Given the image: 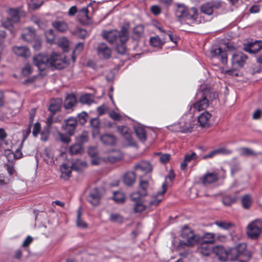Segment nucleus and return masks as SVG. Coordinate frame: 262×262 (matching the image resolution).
<instances>
[{
  "instance_id": "nucleus-18",
  "label": "nucleus",
  "mask_w": 262,
  "mask_h": 262,
  "mask_svg": "<svg viewBox=\"0 0 262 262\" xmlns=\"http://www.w3.org/2000/svg\"><path fill=\"white\" fill-rule=\"evenodd\" d=\"M101 194L97 188L92 190L87 197L88 201L94 206L99 204Z\"/></svg>"
},
{
  "instance_id": "nucleus-50",
  "label": "nucleus",
  "mask_w": 262,
  "mask_h": 262,
  "mask_svg": "<svg viewBox=\"0 0 262 262\" xmlns=\"http://www.w3.org/2000/svg\"><path fill=\"white\" fill-rule=\"evenodd\" d=\"M45 34L47 41L51 45L53 44L55 40V35L53 31L52 30H49L45 32Z\"/></svg>"
},
{
  "instance_id": "nucleus-51",
  "label": "nucleus",
  "mask_w": 262,
  "mask_h": 262,
  "mask_svg": "<svg viewBox=\"0 0 262 262\" xmlns=\"http://www.w3.org/2000/svg\"><path fill=\"white\" fill-rule=\"evenodd\" d=\"M236 200V198L235 197L226 195L223 198V203L226 206H230L235 203Z\"/></svg>"
},
{
  "instance_id": "nucleus-4",
  "label": "nucleus",
  "mask_w": 262,
  "mask_h": 262,
  "mask_svg": "<svg viewBox=\"0 0 262 262\" xmlns=\"http://www.w3.org/2000/svg\"><path fill=\"white\" fill-rule=\"evenodd\" d=\"M181 236L183 239L181 244L184 242V245L189 247L198 243L199 240V235L194 234L193 231L186 225L182 228Z\"/></svg>"
},
{
  "instance_id": "nucleus-41",
  "label": "nucleus",
  "mask_w": 262,
  "mask_h": 262,
  "mask_svg": "<svg viewBox=\"0 0 262 262\" xmlns=\"http://www.w3.org/2000/svg\"><path fill=\"white\" fill-rule=\"evenodd\" d=\"M89 10L87 7L81 9L78 11V16L82 21H87L90 19Z\"/></svg>"
},
{
  "instance_id": "nucleus-7",
  "label": "nucleus",
  "mask_w": 262,
  "mask_h": 262,
  "mask_svg": "<svg viewBox=\"0 0 262 262\" xmlns=\"http://www.w3.org/2000/svg\"><path fill=\"white\" fill-rule=\"evenodd\" d=\"M33 63L40 71H44L50 68V56L46 55L39 54L34 56Z\"/></svg>"
},
{
  "instance_id": "nucleus-15",
  "label": "nucleus",
  "mask_w": 262,
  "mask_h": 262,
  "mask_svg": "<svg viewBox=\"0 0 262 262\" xmlns=\"http://www.w3.org/2000/svg\"><path fill=\"white\" fill-rule=\"evenodd\" d=\"M9 14L11 18H7V20L4 23V26L5 28L10 29L12 27L13 24L17 23L19 20V10L16 9H10Z\"/></svg>"
},
{
  "instance_id": "nucleus-29",
  "label": "nucleus",
  "mask_w": 262,
  "mask_h": 262,
  "mask_svg": "<svg viewBox=\"0 0 262 262\" xmlns=\"http://www.w3.org/2000/svg\"><path fill=\"white\" fill-rule=\"evenodd\" d=\"M77 103L76 96L73 94L68 95L64 102V107L66 109H70L75 105Z\"/></svg>"
},
{
  "instance_id": "nucleus-11",
  "label": "nucleus",
  "mask_w": 262,
  "mask_h": 262,
  "mask_svg": "<svg viewBox=\"0 0 262 262\" xmlns=\"http://www.w3.org/2000/svg\"><path fill=\"white\" fill-rule=\"evenodd\" d=\"M212 57L219 59L223 64H226L228 62V55L226 50H223L220 47H213L210 50Z\"/></svg>"
},
{
  "instance_id": "nucleus-23",
  "label": "nucleus",
  "mask_w": 262,
  "mask_h": 262,
  "mask_svg": "<svg viewBox=\"0 0 262 262\" xmlns=\"http://www.w3.org/2000/svg\"><path fill=\"white\" fill-rule=\"evenodd\" d=\"M35 32L34 29L28 27L25 28L21 34L23 39L26 41H31L35 38Z\"/></svg>"
},
{
  "instance_id": "nucleus-1",
  "label": "nucleus",
  "mask_w": 262,
  "mask_h": 262,
  "mask_svg": "<svg viewBox=\"0 0 262 262\" xmlns=\"http://www.w3.org/2000/svg\"><path fill=\"white\" fill-rule=\"evenodd\" d=\"M103 37L111 43H116L118 41H127L128 40V31L123 28L120 31L112 30L103 31Z\"/></svg>"
},
{
  "instance_id": "nucleus-19",
  "label": "nucleus",
  "mask_w": 262,
  "mask_h": 262,
  "mask_svg": "<svg viewBox=\"0 0 262 262\" xmlns=\"http://www.w3.org/2000/svg\"><path fill=\"white\" fill-rule=\"evenodd\" d=\"M13 52L18 56L27 58L30 56L31 53L27 46H14L12 48Z\"/></svg>"
},
{
  "instance_id": "nucleus-57",
  "label": "nucleus",
  "mask_w": 262,
  "mask_h": 262,
  "mask_svg": "<svg viewBox=\"0 0 262 262\" xmlns=\"http://www.w3.org/2000/svg\"><path fill=\"white\" fill-rule=\"evenodd\" d=\"M58 136L61 142L64 143H69L71 141V139L69 135L62 134L60 132L58 133Z\"/></svg>"
},
{
  "instance_id": "nucleus-61",
  "label": "nucleus",
  "mask_w": 262,
  "mask_h": 262,
  "mask_svg": "<svg viewBox=\"0 0 262 262\" xmlns=\"http://www.w3.org/2000/svg\"><path fill=\"white\" fill-rule=\"evenodd\" d=\"M40 130V125L38 122H36L33 126L32 134L34 137H36Z\"/></svg>"
},
{
  "instance_id": "nucleus-28",
  "label": "nucleus",
  "mask_w": 262,
  "mask_h": 262,
  "mask_svg": "<svg viewBox=\"0 0 262 262\" xmlns=\"http://www.w3.org/2000/svg\"><path fill=\"white\" fill-rule=\"evenodd\" d=\"M189 9L183 4H177L176 15L180 20L183 21Z\"/></svg>"
},
{
  "instance_id": "nucleus-32",
  "label": "nucleus",
  "mask_w": 262,
  "mask_h": 262,
  "mask_svg": "<svg viewBox=\"0 0 262 262\" xmlns=\"http://www.w3.org/2000/svg\"><path fill=\"white\" fill-rule=\"evenodd\" d=\"M71 33L75 37L80 39H84L89 35L87 31L81 28H76L73 30H71Z\"/></svg>"
},
{
  "instance_id": "nucleus-55",
  "label": "nucleus",
  "mask_w": 262,
  "mask_h": 262,
  "mask_svg": "<svg viewBox=\"0 0 262 262\" xmlns=\"http://www.w3.org/2000/svg\"><path fill=\"white\" fill-rule=\"evenodd\" d=\"M88 117L87 114L83 112L79 114L77 118V122H79L81 124H84L86 121V118Z\"/></svg>"
},
{
  "instance_id": "nucleus-34",
  "label": "nucleus",
  "mask_w": 262,
  "mask_h": 262,
  "mask_svg": "<svg viewBox=\"0 0 262 262\" xmlns=\"http://www.w3.org/2000/svg\"><path fill=\"white\" fill-rule=\"evenodd\" d=\"M101 141L104 144L113 145L115 143V137L113 135L104 134L100 138Z\"/></svg>"
},
{
  "instance_id": "nucleus-48",
  "label": "nucleus",
  "mask_w": 262,
  "mask_h": 262,
  "mask_svg": "<svg viewBox=\"0 0 262 262\" xmlns=\"http://www.w3.org/2000/svg\"><path fill=\"white\" fill-rule=\"evenodd\" d=\"M125 197L123 192H114L113 195L114 200L117 203H121L124 202Z\"/></svg>"
},
{
  "instance_id": "nucleus-20",
  "label": "nucleus",
  "mask_w": 262,
  "mask_h": 262,
  "mask_svg": "<svg viewBox=\"0 0 262 262\" xmlns=\"http://www.w3.org/2000/svg\"><path fill=\"white\" fill-rule=\"evenodd\" d=\"M211 115L207 111L204 112L198 117V122L202 127H207L209 126V120Z\"/></svg>"
},
{
  "instance_id": "nucleus-6",
  "label": "nucleus",
  "mask_w": 262,
  "mask_h": 262,
  "mask_svg": "<svg viewBox=\"0 0 262 262\" xmlns=\"http://www.w3.org/2000/svg\"><path fill=\"white\" fill-rule=\"evenodd\" d=\"M222 2L220 0H212L202 4L200 6L201 13L210 16L214 11L222 7Z\"/></svg>"
},
{
  "instance_id": "nucleus-17",
  "label": "nucleus",
  "mask_w": 262,
  "mask_h": 262,
  "mask_svg": "<svg viewBox=\"0 0 262 262\" xmlns=\"http://www.w3.org/2000/svg\"><path fill=\"white\" fill-rule=\"evenodd\" d=\"M167 189V184L165 181L162 184V190L153 195L151 200L149 202L150 206H158L163 199V195Z\"/></svg>"
},
{
  "instance_id": "nucleus-64",
  "label": "nucleus",
  "mask_w": 262,
  "mask_h": 262,
  "mask_svg": "<svg viewBox=\"0 0 262 262\" xmlns=\"http://www.w3.org/2000/svg\"><path fill=\"white\" fill-rule=\"evenodd\" d=\"M91 125L93 128L97 129L99 126V121L98 118H93L91 120Z\"/></svg>"
},
{
  "instance_id": "nucleus-52",
  "label": "nucleus",
  "mask_w": 262,
  "mask_h": 262,
  "mask_svg": "<svg viewBox=\"0 0 262 262\" xmlns=\"http://www.w3.org/2000/svg\"><path fill=\"white\" fill-rule=\"evenodd\" d=\"M146 208V206L143 204L142 201L135 202L134 209L135 212H141L144 211Z\"/></svg>"
},
{
  "instance_id": "nucleus-37",
  "label": "nucleus",
  "mask_w": 262,
  "mask_h": 262,
  "mask_svg": "<svg viewBox=\"0 0 262 262\" xmlns=\"http://www.w3.org/2000/svg\"><path fill=\"white\" fill-rule=\"evenodd\" d=\"M86 166V163L80 160H77L72 165V169L78 171L82 170Z\"/></svg>"
},
{
  "instance_id": "nucleus-24",
  "label": "nucleus",
  "mask_w": 262,
  "mask_h": 262,
  "mask_svg": "<svg viewBox=\"0 0 262 262\" xmlns=\"http://www.w3.org/2000/svg\"><path fill=\"white\" fill-rule=\"evenodd\" d=\"M62 104V100L59 98L51 100L49 110L52 115L60 111Z\"/></svg>"
},
{
  "instance_id": "nucleus-5",
  "label": "nucleus",
  "mask_w": 262,
  "mask_h": 262,
  "mask_svg": "<svg viewBox=\"0 0 262 262\" xmlns=\"http://www.w3.org/2000/svg\"><path fill=\"white\" fill-rule=\"evenodd\" d=\"M262 232V221L256 219L250 222L247 229V233L249 237L252 239H256Z\"/></svg>"
},
{
  "instance_id": "nucleus-25",
  "label": "nucleus",
  "mask_w": 262,
  "mask_h": 262,
  "mask_svg": "<svg viewBox=\"0 0 262 262\" xmlns=\"http://www.w3.org/2000/svg\"><path fill=\"white\" fill-rule=\"evenodd\" d=\"M136 170H140L144 173L151 171L152 167L151 164L147 161H141L135 166Z\"/></svg>"
},
{
  "instance_id": "nucleus-47",
  "label": "nucleus",
  "mask_w": 262,
  "mask_h": 262,
  "mask_svg": "<svg viewBox=\"0 0 262 262\" xmlns=\"http://www.w3.org/2000/svg\"><path fill=\"white\" fill-rule=\"evenodd\" d=\"M235 248L236 250H237V252H238V254H239V255L241 256H247V245L245 243H240L238 245H237Z\"/></svg>"
},
{
  "instance_id": "nucleus-26",
  "label": "nucleus",
  "mask_w": 262,
  "mask_h": 262,
  "mask_svg": "<svg viewBox=\"0 0 262 262\" xmlns=\"http://www.w3.org/2000/svg\"><path fill=\"white\" fill-rule=\"evenodd\" d=\"M217 249L219 251L224 252V257H228L230 258L232 260H235L241 256L239 254H238V252L237 251V250H236L235 247L230 249L228 253L225 251L222 247H218Z\"/></svg>"
},
{
  "instance_id": "nucleus-54",
  "label": "nucleus",
  "mask_w": 262,
  "mask_h": 262,
  "mask_svg": "<svg viewBox=\"0 0 262 262\" xmlns=\"http://www.w3.org/2000/svg\"><path fill=\"white\" fill-rule=\"evenodd\" d=\"M110 221L114 223H121L123 221V217L119 214L112 213L110 215Z\"/></svg>"
},
{
  "instance_id": "nucleus-35",
  "label": "nucleus",
  "mask_w": 262,
  "mask_h": 262,
  "mask_svg": "<svg viewBox=\"0 0 262 262\" xmlns=\"http://www.w3.org/2000/svg\"><path fill=\"white\" fill-rule=\"evenodd\" d=\"M134 129L138 138L141 141H145L146 139V135L145 129L143 127L140 126L135 127Z\"/></svg>"
},
{
  "instance_id": "nucleus-44",
  "label": "nucleus",
  "mask_w": 262,
  "mask_h": 262,
  "mask_svg": "<svg viewBox=\"0 0 262 262\" xmlns=\"http://www.w3.org/2000/svg\"><path fill=\"white\" fill-rule=\"evenodd\" d=\"M219 227L224 230H228L234 226V224L231 222H227L225 221H217L214 223Z\"/></svg>"
},
{
  "instance_id": "nucleus-56",
  "label": "nucleus",
  "mask_w": 262,
  "mask_h": 262,
  "mask_svg": "<svg viewBox=\"0 0 262 262\" xmlns=\"http://www.w3.org/2000/svg\"><path fill=\"white\" fill-rule=\"evenodd\" d=\"M81 212L80 209H79L77 213V226L81 228H86L87 226L86 224L81 219Z\"/></svg>"
},
{
  "instance_id": "nucleus-21",
  "label": "nucleus",
  "mask_w": 262,
  "mask_h": 262,
  "mask_svg": "<svg viewBox=\"0 0 262 262\" xmlns=\"http://www.w3.org/2000/svg\"><path fill=\"white\" fill-rule=\"evenodd\" d=\"M198 158V157L197 155L194 152H192L191 154H186L184 160L181 162L180 164V168L181 170H186L188 164L192 161L197 159Z\"/></svg>"
},
{
  "instance_id": "nucleus-49",
  "label": "nucleus",
  "mask_w": 262,
  "mask_h": 262,
  "mask_svg": "<svg viewBox=\"0 0 262 262\" xmlns=\"http://www.w3.org/2000/svg\"><path fill=\"white\" fill-rule=\"evenodd\" d=\"M200 92L206 94V95L207 96V99H209V101L215 100L218 97V95L216 92H211L208 89L202 90Z\"/></svg>"
},
{
  "instance_id": "nucleus-39",
  "label": "nucleus",
  "mask_w": 262,
  "mask_h": 262,
  "mask_svg": "<svg viewBox=\"0 0 262 262\" xmlns=\"http://www.w3.org/2000/svg\"><path fill=\"white\" fill-rule=\"evenodd\" d=\"M83 151L82 145L80 143H76L72 145L69 148V152L71 155L80 154Z\"/></svg>"
},
{
  "instance_id": "nucleus-10",
  "label": "nucleus",
  "mask_w": 262,
  "mask_h": 262,
  "mask_svg": "<svg viewBox=\"0 0 262 262\" xmlns=\"http://www.w3.org/2000/svg\"><path fill=\"white\" fill-rule=\"evenodd\" d=\"M199 13L196 8L192 7L187 11V13L183 21H185L187 24L194 25L200 23L198 20Z\"/></svg>"
},
{
  "instance_id": "nucleus-12",
  "label": "nucleus",
  "mask_w": 262,
  "mask_h": 262,
  "mask_svg": "<svg viewBox=\"0 0 262 262\" xmlns=\"http://www.w3.org/2000/svg\"><path fill=\"white\" fill-rule=\"evenodd\" d=\"M98 56L102 59H107L112 56V50L104 42L99 43L96 48Z\"/></svg>"
},
{
  "instance_id": "nucleus-42",
  "label": "nucleus",
  "mask_w": 262,
  "mask_h": 262,
  "mask_svg": "<svg viewBox=\"0 0 262 262\" xmlns=\"http://www.w3.org/2000/svg\"><path fill=\"white\" fill-rule=\"evenodd\" d=\"M144 32V28L142 26L139 25L135 27L133 30V38L138 40L142 36Z\"/></svg>"
},
{
  "instance_id": "nucleus-45",
  "label": "nucleus",
  "mask_w": 262,
  "mask_h": 262,
  "mask_svg": "<svg viewBox=\"0 0 262 262\" xmlns=\"http://www.w3.org/2000/svg\"><path fill=\"white\" fill-rule=\"evenodd\" d=\"M150 44L151 46L156 48H162L163 45L162 40L158 36L151 37L150 38Z\"/></svg>"
},
{
  "instance_id": "nucleus-53",
  "label": "nucleus",
  "mask_w": 262,
  "mask_h": 262,
  "mask_svg": "<svg viewBox=\"0 0 262 262\" xmlns=\"http://www.w3.org/2000/svg\"><path fill=\"white\" fill-rule=\"evenodd\" d=\"M145 195L142 194V191H139L135 192H133L130 195V198L132 201H135V202H140L141 198L142 196H144Z\"/></svg>"
},
{
  "instance_id": "nucleus-22",
  "label": "nucleus",
  "mask_w": 262,
  "mask_h": 262,
  "mask_svg": "<svg viewBox=\"0 0 262 262\" xmlns=\"http://www.w3.org/2000/svg\"><path fill=\"white\" fill-rule=\"evenodd\" d=\"M215 239V235L213 233L207 232L200 237L199 236V240L198 243L199 244H213L214 243Z\"/></svg>"
},
{
  "instance_id": "nucleus-16",
  "label": "nucleus",
  "mask_w": 262,
  "mask_h": 262,
  "mask_svg": "<svg viewBox=\"0 0 262 262\" xmlns=\"http://www.w3.org/2000/svg\"><path fill=\"white\" fill-rule=\"evenodd\" d=\"M219 179L218 174L214 172H207L202 177L200 180L202 184L205 186L215 183Z\"/></svg>"
},
{
  "instance_id": "nucleus-33",
  "label": "nucleus",
  "mask_w": 262,
  "mask_h": 262,
  "mask_svg": "<svg viewBox=\"0 0 262 262\" xmlns=\"http://www.w3.org/2000/svg\"><path fill=\"white\" fill-rule=\"evenodd\" d=\"M72 166L70 167L66 164H63L60 167L61 177L64 180H68L71 176Z\"/></svg>"
},
{
  "instance_id": "nucleus-8",
  "label": "nucleus",
  "mask_w": 262,
  "mask_h": 262,
  "mask_svg": "<svg viewBox=\"0 0 262 262\" xmlns=\"http://www.w3.org/2000/svg\"><path fill=\"white\" fill-rule=\"evenodd\" d=\"M77 125V120L76 118L70 117L64 120L61 126L62 129L69 136L74 134L75 130Z\"/></svg>"
},
{
  "instance_id": "nucleus-62",
  "label": "nucleus",
  "mask_w": 262,
  "mask_h": 262,
  "mask_svg": "<svg viewBox=\"0 0 262 262\" xmlns=\"http://www.w3.org/2000/svg\"><path fill=\"white\" fill-rule=\"evenodd\" d=\"M215 150H216V151L217 155H219V154L229 155L232 152L231 150L228 149L226 148H219L216 149Z\"/></svg>"
},
{
  "instance_id": "nucleus-14",
  "label": "nucleus",
  "mask_w": 262,
  "mask_h": 262,
  "mask_svg": "<svg viewBox=\"0 0 262 262\" xmlns=\"http://www.w3.org/2000/svg\"><path fill=\"white\" fill-rule=\"evenodd\" d=\"M261 49L262 41L261 40L251 41L244 45L245 51L251 54H255Z\"/></svg>"
},
{
  "instance_id": "nucleus-36",
  "label": "nucleus",
  "mask_w": 262,
  "mask_h": 262,
  "mask_svg": "<svg viewBox=\"0 0 262 262\" xmlns=\"http://www.w3.org/2000/svg\"><path fill=\"white\" fill-rule=\"evenodd\" d=\"M241 202L243 207L244 209H248L252 203V197L249 194H246L242 198Z\"/></svg>"
},
{
  "instance_id": "nucleus-40",
  "label": "nucleus",
  "mask_w": 262,
  "mask_h": 262,
  "mask_svg": "<svg viewBox=\"0 0 262 262\" xmlns=\"http://www.w3.org/2000/svg\"><path fill=\"white\" fill-rule=\"evenodd\" d=\"M94 101L93 95L90 94L83 95L79 99L80 102L83 104H90L93 103Z\"/></svg>"
},
{
  "instance_id": "nucleus-13",
  "label": "nucleus",
  "mask_w": 262,
  "mask_h": 262,
  "mask_svg": "<svg viewBox=\"0 0 262 262\" xmlns=\"http://www.w3.org/2000/svg\"><path fill=\"white\" fill-rule=\"evenodd\" d=\"M66 62L60 55L55 53H53L50 55V67L57 69H61L64 68Z\"/></svg>"
},
{
  "instance_id": "nucleus-3",
  "label": "nucleus",
  "mask_w": 262,
  "mask_h": 262,
  "mask_svg": "<svg viewBox=\"0 0 262 262\" xmlns=\"http://www.w3.org/2000/svg\"><path fill=\"white\" fill-rule=\"evenodd\" d=\"M196 96L199 100L195 103L191 105L189 110V113L194 115L196 112H200L206 110L209 106V99H207V96L205 93L200 91L197 92Z\"/></svg>"
},
{
  "instance_id": "nucleus-38",
  "label": "nucleus",
  "mask_w": 262,
  "mask_h": 262,
  "mask_svg": "<svg viewBox=\"0 0 262 262\" xmlns=\"http://www.w3.org/2000/svg\"><path fill=\"white\" fill-rule=\"evenodd\" d=\"M200 246L198 248L200 253L205 256H208L212 252L211 247L207 244H200Z\"/></svg>"
},
{
  "instance_id": "nucleus-31",
  "label": "nucleus",
  "mask_w": 262,
  "mask_h": 262,
  "mask_svg": "<svg viewBox=\"0 0 262 262\" xmlns=\"http://www.w3.org/2000/svg\"><path fill=\"white\" fill-rule=\"evenodd\" d=\"M118 130L128 142H130L132 139L130 132L127 126H118Z\"/></svg>"
},
{
  "instance_id": "nucleus-60",
  "label": "nucleus",
  "mask_w": 262,
  "mask_h": 262,
  "mask_svg": "<svg viewBox=\"0 0 262 262\" xmlns=\"http://www.w3.org/2000/svg\"><path fill=\"white\" fill-rule=\"evenodd\" d=\"M32 69L31 66L29 64H27L24 66V67L22 69V74L24 76H28V75L32 73Z\"/></svg>"
},
{
  "instance_id": "nucleus-30",
  "label": "nucleus",
  "mask_w": 262,
  "mask_h": 262,
  "mask_svg": "<svg viewBox=\"0 0 262 262\" xmlns=\"http://www.w3.org/2000/svg\"><path fill=\"white\" fill-rule=\"evenodd\" d=\"M136 174L134 172H127L123 177V182L127 186H131L136 181Z\"/></svg>"
},
{
  "instance_id": "nucleus-58",
  "label": "nucleus",
  "mask_w": 262,
  "mask_h": 262,
  "mask_svg": "<svg viewBox=\"0 0 262 262\" xmlns=\"http://www.w3.org/2000/svg\"><path fill=\"white\" fill-rule=\"evenodd\" d=\"M59 46L66 51L68 49L69 41L66 38H61L59 41Z\"/></svg>"
},
{
  "instance_id": "nucleus-2",
  "label": "nucleus",
  "mask_w": 262,
  "mask_h": 262,
  "mask_svg": "<svg viewBox=\"0 0 262 262\" xmlns=\"http://www.w3.org/2000/svg\"><path fill=\"white\" fill-rule=\"evenodd\" d=\"M193 115L189 112L188 114L183 115L180 122L173 126L174 128V130L183 133L191 132L195 125L193 122Z\"/></svg>"
},
{
  "instance_id": "nucleus-63",
  "label": "nucleus",
  "mask_w": 262,
  "mask_h": 262,
  "mask_svg": "<svg viewBox=\"0 0 262 262\" xmlns=\"http://www.w3.org/2000/svg\"><path fill=\"white\" fill-rule=\"evenodd\" d=\"M170 158V155L168 154L162 155L160 157V161L163 163H167Z\"/></svg>"
},
{
  "instance_id": "nucleus-43",
  "label": "nucleus",
  "mask_w": 262,
  "mask_h": 262,
  "mask_svg": "<svg viewBox=\"0 0 262 262\" xmlns=\"http://www.w3.org/2000/svg\"><path fill=\"white\" fill-rule=\"evenodd\" d=\"M240 155L242 156H256V154L253 150L247 147H241L239 149Z\"/></svg>"
},
{
  "instance_id": "nucleus-46",
  "label": "nucleus",
  "mask_w": 262,
  "mask_h": 262,
  "mask_svg": "<svg viewBox=\"0 0 262 262\" xmlns=\"http://www.w3.org/2000/svg\"><path fill=\"white\" fill-rule=\"evenodd\" d=\"M126 41L122 42V41H118L115 44L116 46V50L118 53L120 54H124L126 52V47L125 46Z\"/></svg>"
},
{
  "instance_id": "nucleus-59",
  "label": "nucleus",
  "mask_w": 262,
  "mask_h": 262,
  "mask_svg": "<svg viewBox=\"0 0 262 262\" xmlns=\"http://www.w3.org/2000/svg\"><path fill=\"white\" fill-rule=\"evenodd\" d=\"M148 186V183L147 181H141L140 183V186L142 191V195H146V188Z\"/></svg>"
},
{
  "instance_id": "nucleus-27",
  "label": "nucleus",
  "mask_w": 262,
  "mask_h": 262,
  "mask_svg": "<svg viewBox=\"0 0 262 262\" xmlns=\"http://www.w3.org/2000/svg\"><path fill=\"white\" fill-rule=\"evenodd\" d=\"M52 27L57 31L63 33L69 28L68 24L64 21L56 20L52 23Z\"/></svg>"
},
{
  "instance_id": "nucleus-9",
  "label": "nucleus",
  "mask_w": 262,
  "mask_h": 262,
  "mask_svg": "<svg viewBox=\"0 0 262 262\" xmlns=\"http://www.w3.org/2000/svg\"><path fill=\"white\" fill-rule=\"evenodd\" d=\"M247 58V56L243 52H237L233 53L231 58L232 67L234 69L243 67Z\"/></svg>"
}]
</instances>
